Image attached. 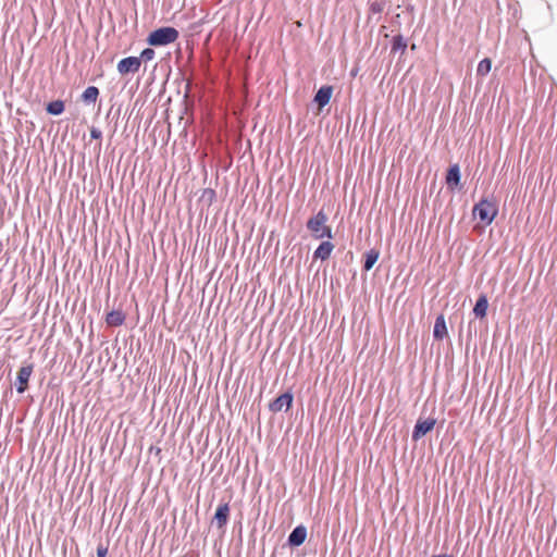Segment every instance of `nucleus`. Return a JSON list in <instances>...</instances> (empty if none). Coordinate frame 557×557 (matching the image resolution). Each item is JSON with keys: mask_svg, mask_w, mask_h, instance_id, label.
I'll list each match as a JSON object with an SVG mask.
<instances>
[{"mask_svg": "<svg viewBox=\"0 0 557 557\" xmlns=\"http://www.w3.org/2000/svg\"><path fill=\"white\" fill-rule=\"evenodd\" d=\"M447 335V327L445 318L443 314H440L434 323L433 336L435 339L442 341Z\"/></svg>", "mask_w": 557, "mask_h": 557, "instance_id": "obj_12", "label": "nucleus"}, {"mask_svg": "<svg viewBox=\"0 0 557 557\" xmlns=\"http://www.w3.org/2000/svg\"><path fill=\"white\" fill-rule=\"evenodd\" d=\"M34 371L33 363L24 364L17 372L16 376V391L20 394H23L28 387V381Z\"/></svg>", "mask_w": 557, "mask_h": 557, "instance_id": "obj_5", "label": "nucleus"}, {"mask_svg": "<svg viewBox=\"0 0 557 557\" xmlns=\"http://www.w3.org/2000/svg\"><path fill=\"white\" fill-rule=\"evenodd\" d=\"M99 97V89L96 86L87 87L81 96V99L86 104L95 103Z\"/></svg>", "mask_w": 557, "mask_h": 557, "instance_id": "obj_17", "label": "nucleus"}, {"mask_svg": "<svg viewBox=\"0 0 557 557\" xmlns=\"http://www.w3.org/2000/svg\"><path fill=\"white\" fill-rule=\"evenodd\" d=\"M307 539V529L305 525H297L288 535L287 543L292 547H298Z\"/></svg>", "mask_w": 557, "mask_h": 557, "instance_id": "obj_9", "label": "nucleus"}, {"mask_svg": "<svg viewBox=\"0 0 557 557\" xmlns=\"http://www.w3.org/2000/svg\"><path fill=\"white\" fill-rule=\"evenodd\" d=\"M107 553H108V548L107 547H104L102 545L98 546V548H97V557H106Z\"/></svg>", "mask_w": 557, "mask_h": 557, "instance_id": "obj_24", "label": "nucleus"}, {"mask_svg": "<svg viewBox=\"0 0 557 557\" xmlns=\"http://www.w3.org/2000/svg\"><path fill=\"white\" fill-rule=\"evenodd\" d=\"M380 256V252L375 249H371L366 253V259L363 263L364 271H370L372 267L375 264Z\"/></svg>", "mask_w": 557, "mask_h": 557, "instance_id": "obj_19", "label": "nucleus"}, {"mask_svg": "<svg viewBox=\"0 0 557 557\" xmlns=\"http://www.w3.org/2000/svg\"><path fill=\"white\" fill-rule=\"evenodd\" d=\"M334 249L330 240H323L313 252V259L327 260Z\"/></svg>", "mask_w": 557, "mask_h": 557, "instance_id": "obj_11", "label": "nucleus"}, {"mask_svg": "<svg viewBox=\"0 0 557 557\" xmlns=\"http://www.w3.org/2000/svg\"><path fill=\"white\" fill-rule=\"evenodd\" d=\"M156 55V52L153 49L151 48H146L141 51L140 55L137 57V59H140V63L141 62H148V61H151Z\"/></svg>", "mask_w": 557, "mask_h": 557, "instance_id": "obj_22", "label": "nucleus"}, {"mask_svg": "<svg viewBox=\"0 0 557 557\" xmlns=\"http://www.w3.org/2000/svg\"><path fill=\"white\" fill-rule=\"evenodd\" d=\"M327 214L320 210L307 221L306 227L314 239H332L333 233L331 226L327 225Z\"/></svg>", "mask_w": 557, "mask_h": 557, "instance_id": "obj_1", "label": "nucleus"}, {"mask_svg": "<svg viewBox=\"0 0 557 557\" xmlns=\"http://www.w3.org/2000/svg\"><path fill=\"white\" fill-rule=\"evenodd\" d=\"M180 36L176 28L165 26L151 32L147 38L150 46L161 47L174 42Z\"/></svg>", "mask_w": 557, "mask_h": 557, "instance_id": "obj_2", "label": "nucleus"}, {"mask_svg": "<svg viewBox=\"0 0 557 557\" xmlns=\"http://www.w3.org/2000/svg\"><path fill=\"white\" fill-rule=\"evenodd\" d=\"M140 59H137V57H127L122 59L117 65L116 70L117 72L124 76L127 74H135L138 73L140 70Z\"/></svg>", "mask_w": 557, "mask_h": 557, "instance_id": "obj_4", "label": "nucleus"}, {"mask_svg": "<svg viewBox=\"0 0 557 557\" xmlns=\"http://www.w3.org/2000/svg\"><path fill=\"white\" fill-rule=\"evenodd\" d=\"M386 4H387L386 0H374V1H371L369 3V12H370V14L368 16V21L370 22L375 14L379 15V17L376 18V21H379L380 20V14L384 11Z\"/></svg>", "mask_w": 557, "mask_h": 557, "instance_id": "obj_15", "label": "nucleus"}, {"mask_svg": "<svg viewBox=\"0 0 557 557\" xmlns=\"http://www.w3.org/2000/svg\"><path fill=\"white\" fill-rule=\"evenodd\" d=\"M332 94H333V87L332 86H329V85L322 86L317 91V94L314 96V101L318 103V106L320 108H323V107H325L330 102Z\"/></svg>", "mask_w": 557, "mask_h": 557, "instance_id": "obj_10", "label": "nucleus"}, {"mask_svg": "<svg viewBox=\"0 0 557 557\" xmlns=\"http://www.w3.org/2000/svg\"><path fill=\"white\" fill-rule=\"evenodd\" d=\"M230 518V506L227 503L218 506L212 524H215L219 530L224 531Z\"/></svg>", "mask_w": 557, "mask_h": 557, "instance_id": "obj_7", "label": "nucleus"}, {"mask_svg": "<svg viewBox=\"0 0 557 557\" xmlns=\"http://www.w3.org/2000/svg\"><path fill=\"white\" fill-rule=\"evenodd\" d=\"M292 403L293 395L290 393H284L270 403L269 409L272 412H280L282 410L287 411L290 408Z\"/></svg>", "mask_w": 557, "mask_h": 557, "instance_id": "obj_8", "label": "nucleus"}, {"mask_svg": "<svg viewBox=\"0 0 557 557\" xmlns=\"http://www.w3.org/2000/svg\"><path fill=\"white\" fill-rule=\"evenodd\" d=\"M492 67V61L488 58L481 60L476 67V74L480 76H485L490 73Z\"/></svg>", "mask_w": 557, "mask_h": 557, "instance_id": "obj_21", "label": "nucleus"}, {"mask_svg": "<svg viewBox=\"0 0 557 557\" xmlns=\"http://www.w3.org/2000/svg\"><path fill=\"white\" fill-rule=\"evenodd\" d=\"M90 137L92 139H100L102 137V132L97 127H91Z\"/></svg>", "mask_w": 557, "mask_h": 557, "instance_id": "obj_23", "label": "nucleus"}, {"mask_svg": "<svg viewBox=\"0 0 557 557\" xmlns=\"http://www.w3.org/2000/svg\"><path fill=\"white\" fill-rule=\"evenodd\" d=\"M497 212V206L487 199H482L472 210L473 216L479 218L485 225H490L493 222Z\"/></svg>", "mask_w": 557, "mask_h": 557, "instance_id": "obj_3", "label": "nucleus"}, {"mask_svg": "<svg viewBox=\"0 0 557 557\" xmlns=\"http://www.w3.org/2000/svg\"><path fill=\"white\" fill-rule=\"evenodd\" d=\"M64 102L62 100H54L47 104V112L51 115H60L64 111Z\"/></svg>", "mask_w": 557, "mask_h": 557, "instance_id": "obj_20", "label": "nucleus"}, {"mask_svg": "<svg viewBox=\"0 0 557 557\" xmlns=\"http://www.w3.org/2000/svg\"><path fill=\"white\" fill-rule=\"evenodd\" d=\"M406 49H407V40L401 35L395 36L392 40L391 51L393 53H396L398 51L404 53L406 51Z\"/></svg>", "mask_w": 557, "mask_h": 557, "instance_id": "obj_18", "label": "nucleus"}, {"mask_svg": "<svg viewBox=\"0 0 557 557\" xmlns=\"http://www.w3.org/2000/svg\"><path fill=\"white\" fill-rule=\"evenodd\" d=\"M183 557H198V554H196V553H190V554H186V555H184Z\"/></svg>", "mask_w": 557, "mask_h": 557, "instance_id": "obj_25", "label": "nucleus"}, {"mask_svg": "<svg viewBox=\"0 0 557 557\" xmlns=\"http://www.w3.org/2000/svg\"><path fill=\"white\" fill-rule=\"evenodd\" d=\"M125 322V314L121 310H112L107 313L106 323L109 326H121Z\"/></svg>", "mask_w": 557, "mask_h": 557, "instance_id": "obj_14", "label": "nucleus"}, {"mask_svg": "<svg viewBox=\"0 0 557 557\" xmlns=\"http://www.w3.org/2000/svg\"><path fill=\"white\" fill-rule=\"evenodd\" d=\"M487 308H488L487 297H486V295L482 294L478 298V300L474 305L473 313L476 318L483 319L486 317Z\"/></svg>", "mask_w": 557, "mask_h": 557, "instance_id": "obj_13", "label": "nucleus"}, {"mask_svg": "<svg viewBox=\"0 0 557 557\" xmlns=\"http://www.w3.org/2000/svg\"><path fill=\"white\" fill-rule=\"evenodd\" d=\"M436 420L434 418H429L426 420L419 419L412 431V440L418 441L423 437L426 433L433 430Z\"/></svg>", "mask_w": 557, "mask_h": 557, "instance_id": "obj_6", "label": "nucleus"}, {"mask_svg": "<svg viewBox=\"0 0 557 557\" xmlns=\"http://www.w3.org/2000/svg\"><path fill=\"white\" fill-rule=\"evenodd\" d=\"M460 182V169L458 164L451 165L446 175V183L448 186H457Z\"/></svg>", "mask_w": 557, "mask_h": 557, "instance_id": "obj_16", "label": "nucleus"}]
</instances>
